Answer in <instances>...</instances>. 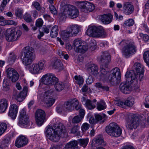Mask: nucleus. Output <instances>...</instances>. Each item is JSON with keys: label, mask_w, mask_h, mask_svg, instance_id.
<instances>
[{"label": "nucleus", "mask_w": 149, "mask_h": 149, "mask_svg": "<svg viewBox=\"0 0 149 149\" xmlns=\"http://www.w3.org/2000/svg\"><path fill=\"white\" fill-rule=\"evenodd\" d=\"M125 120L126 127L128 130L130 131L136 129L140 124L139 118L133 113L127 114Z\"/></svg>", "instance_id": "0eeeda50"}, {"label": "nucleus", "mask_w": 149, "mask_h": 149, "mask_svg": "<svg viewBox=\"0 0 149 149\" xmlns=\"http://www.w3.org/2000/svg\"><path fill=\"white\" fill-rule=\"evenodd\" d=\"M16 58L17 56L14 54L10 53L8 59V61L10 63H13L15 62Z\"/></svg>", "instance_id": "de8ad7c7"}, {"label": "nucleus", "mask_w": 149, "mask_h": 149, "mask_svg": "<svg viewBox=\"0 0 149 149\" xmlns=\"http://www.w3.org/2000/svg\"><path fill=\"white\" fill-rule=\"evenodd\" d=\"M78 141L80 146L85 148L87 146L89 141V139L88 138L78 139Z\"/></svg>", "instance_id": "58836bf2"}, {"label": "nucleus", "mask_w": 149, "mask_h": 149, "mask_svg": "<svg viewBox=\"0 0 149 149\" xmlns=\"http://www.w3.org/2000/svg\"><path fill=\"white\" fill-rule=\"evenodd\" d=\"M8 101L3 99L0 100V112L3 113L5 111L8 107Z\"/></svg>", "instance_id": "cd10ccee"}, {"label": "nucleus", "mask_w": 149, "mask_h": 149, "mask_svg": "<svg viewBox=\"0 0 149 149\" xmlns=\"http://www.w3.org/2000/svg\"><path fill=\"white\" fill-rule=\"evenodd\" d=\"M17 72L13 68H8L6 70V73L7 77L9 78H10L12 75L15 72Z\"/></svg>", "instance_id": "49530a36"}, {"label": "nucleus", "mask_w": 149, "mask_h": 149, "mask_svg": "<svg viewBox=\"0 0 149 149\" xmlns=\"http://www.w3.org/2000/svg\"><path fill=\"white\" fill-rule=\"evenodd\" d=\"M29 142V139L27 136L23 135H19L16 139L15 146L18 148L23 147L27 145Z\"/></svg>", "instance_id": "a211bd4d"}, {"label": "nucleus", "mask_w": 149, "mask_h": 149, "mask_svg": "<svg viewBox=\"0 0 149 149\" xmlns=\"http://www.w3.org/2000/svg\"><path fill=\"white\" fill-rule=\"evenodd\" d=\"M78 143L77 141H71L66 143L65 146V148L69 149L70 148H77V147Z\"/></svg>", "instance_id": "7c9ffc66"}, {"label": "nucleus", "mask_w": 149, "mask_h": 149, "mask_svg": "<svg viewBox=\"0 0 149 149\" xmlns=\"http://www.w3.org/2000/svg\"><path fill=\"white\" fill-rule=\"evenodd\" d=\"M32 6L33 7L37 10H40V6L39 3L36 1H34L32 3Z\"/></svg>", "instance_id": "6e6d98bb"}, {"label": "nucleus", "mask_w": 149, "mask_h": 149, "mask_svg": "<svg viewBox=\"0 0 149 149\" xmlns=\"http://www.w3.org/2000/svg\"><path fill=\"white\" fill-rule=\"evenodd\" d=\"M46 63L45 60H40L37 62L33 63L29 66V70L32 74H38L45 69Z\"/></svg>", "instance_id": "9b49d317"}, {"label": "nucleus", "mask_w": 149, "mask_h": 149, "mask_svg": "<svg viewBox=\"0 0 149 149\" xmlns=\"http://www.w3.org/2000/svg\"><path fill=\"white\" fill-rule=\"evenodd\" d=\"M96 101L95 99H93L92 102L89 99H87L85 102V106L89 109H93L95 107V104L94 103H95Z\"/></svg>", "instance_id": "c756f323"}, {"label": "nucleus", "mask_w": 149, "mask_h": 149, "mask_svg": "<svg viewBox=\"0 0 149 149\" xmlns=\"http://www.w3.org/2000/svg\"><path fill=\"white\" fill-rule=\"evenodd\" d=\"M18 108L17 105L13 104L10 105L8 115L13 119H15L16 117L18 112Z\"/></svg>", "instance_id": "4be33fe9"}, {"label": "nucleus", "mask_w": 149, "mask_h": 149, "mask_svg": "<svg viewBox=\"0 0 149 149\" xmlns=\"http://www.w3.org/2000/svg\"><path fill=\"white\" fill-rule=\"evenodd\" d=\"M29 123V117L26 114L25 109H23L19 112L18 125L22 127H26Z\"/></svg>", "instance_id": "2eb2a0df"}, {"label": "nucleus", "mask_w": 149, "mask_h": 149, "mask_svg": "<svg viewBox=\"0 0 149 149\" xmlns=\"http://www.w3.org/2000/svg\"><path fill=\"white\" fill-rule=\"evenodd\" d=\"M144 72L137 73L136 75L134 71L131 70L127 72L125 74L127 81L128 82H130L134 86V89H137L139 88V85L138 84V79L141 81L143 78Z\"/></svg>", "instance_id": "423d86ee"}, {"label": "nucleus", "mask_w": 149, "mask_h": 149, "mask_svg": "<svg viewBox=\"0 0 149 149\" xmlns=\"http://www.w3.org/2000/svg\"><path fill=\"white\" fill-rule=\"evenodd\" d=\"M134 66L137 73L144 72V70L143 65H141L139 63H136Z\"/></svg>", "instance_id": "c9c22d12"}, {"label": "nucleus", "mask_w": 149, "mask_h": 149, "mask_svg": "<svg viewBox=\"0 0 149 149\" xmlns=\"http://www.w3.org/2000/svg\"><path fill=\"white\" fill-rule=\"evenodd\" d=\"M43 23L42 20L41 18H39L36 20V25L37 27H40L42 26Z\"/></svg>", "instance_id": "680f3d73"}, {"label": "nucleus", "mask_w": 149, "mask_h": 149, "mask_svg": "<svg viewBox=\"0 0 149 149\" xmlns=\"http://www.w3.org/2000/svg\"><path fill=\"white\" fill-rule=\"evenodd\" d=\"M87 70L91 74L95 76H96L99 74L98 68L95 64L89 63L86 65Z\"/></svg>", "instance_id": "aec40b11"}, {"label": "nucleus", "mask_w": 149, "mask_h": 149, "mask_svg": "<svg viewBox=\"0 0 149 149\" xmlns=\"http://www.w3.org/2000/svg\"><path fill=\"white\" fill-rule=\"evenodd\" d=\"M72 46L76 52L80 53H84L88 49V45L78 38L74 40Z\"/></svg>", "instance_id": "ddd939ff"}, {"label": "nucleus", "mask_w": 149, "mask_h": 149, "mask_svg": "<svg viewBox=\"0 0 149 149\" xmlns=\"http://www.w3.org/2000/svg\"><path fill=\"white\" fill-rule=\"evenodd\" d=\"M46 133L47 137L55 142L58 141L60 137H66L68 135L65 126L61 123L55 125L54 128L50 126L47 127Z\"/></svg>", "instance_id": "f03ea898"}, {"label": "nucleus", "mask_w": 149, "mask_h": 149, "mask_svg": "<svg viewBox=\"0 0 149 149\" xmlns=\"http://www.w3.org/2000/svg\"><path fill=\"white\" fill-rule=\"evenodd\" d=\"M23 56L22 62L26 65L30 64L35 58V54L33 48L29 47H26L22 56Z\"/></svg>", "instance_id": "6e6552de"}, {"label": "nucleus", "mask_w": 149, "mask_h": 149, "mask_svg": "<svg viewBox=\"0 0 149 149\" xmlns=\"http://www.w3.org/2000/svg\"><path fill=\"white\" fill-rule=\"evenodd\" d=\"M95 86L99 89L102 90L103 91H108L109 90V88L108 86H104L100 82L96 83L95 85Z\"/></svg>", "instance_id": "4c0bfd02"}, {"label": "nucleus", "mask_w": 149, "mask_h": 149, "mask_svg": "<svg viewBox=\"0 0 149 149\" xmlns=\"http://www.w3.org/2000/svg\"><path fill=\"white\" fill-rule=\"evenodd\" d=\"M96 44L95 41L93 40V41L91 42L90 44L89 48L92 51L95 50L96 48Z\"/></svg>", "instance_id": "e2e57ef3"}, {"label": "nucleus", "mask_w": 149, "mask_h": 149, "mask_svg": "<svg viewBox=\"0 0 149 149\" xmlns=\"http://www.w3.org/2000/svg\"><path fill=\"white\" fill-rule=\"evenodd\" d=\"M134 103V99L132 97H128L125 101V105L129 107L132 106Z\"/></svg>", "instance_id": "72a5a7b5"}, {"label": "nucleus", "mask_w": 149, "mask_h": 149, "mask_svg": "<svg viewBox=\"0 0 149 149\" xmlns=\"http://www.w3.org/2000/svg\"><path fill=\"white\" fill-rule=\"evenodd\" d=\"M18 74L17 72H16L14 73L10 79H11V81L13 82H15L18 80Z\"/></svg>", "instance_id": "4d7b16f0"}, {"label": "nucleus", "mask_w": 149, "mask_h": 149, "mask_svg": "<svg viewBox=\"0 0 149 149\" xmlns=\"http://www.w3.org/2000/svg\"><path fill=\"white\" fill-rule=\"evenodd\" d=\"M54 92V89H51L43 92L41 94L39 93L38 97L42 102L44 103L46 107H50L53 105L55 101V99L52 97Z\"/></svg>", "instance_id": "39448f33"}, {"label": "nucleus", "mask_w": 149, "mask_h": 149, "mask_svg": "<svg viewBox=\"0 0 149 149\" xmlns=\"http://www.w3.org/2000/svg\"><path fill=\"white\" fill-rule=\"evenodd\" d=\"M101 60L103 64L100 68V80L109 82L111 84L119 82L121 79L120 72L119 69L115 68L110 72L109 71L108 65L111 61V56L108 52L103 53Z\"/></svg>", "instance_id": "f257e3e1"}, {"label": "nucleus", "mask_w": 149, "mask_h": 149, "mask_svg": "<svg viewBox=\"0 0 149 149\" xmlns=\"http://www.w3.org/2000/svg\"><path fill=\"white\" fill-rule=\"evenodd\" d=\"M65 111H71L74 109V107L77 110L81 108V104H79L78 100L75 98L71 99L65 102L63 104Z\"/></svg>", "instance_id": "4468645a"}, {"label": "nucleus", "mask_w": 149, "mask_h": 149, "mask_svg": "<svg viewBox=\"0 0 149 149\" xmlns=\"http://www.w3.org/2000/svg\"><path fill=\"white\" fill-rule=\"evenodd\" d=\"M120 89L123 93L127 94L131 92L132 88L129 85L127 84L121 83L120 85Z\"/></svg>", "instance_id": "a878e982"}, {"label": "nucleus", "mask_w": 149, "mask_h": 149, "mask_svg": "<svg viewBox=\"0 0 149 149\" xmlns=\"http://www.w3.org/2000/svg\"><path fill=\"white\" fill-rule=\"evenodd\" d=\"M97 109L99 111H101L105 109L106 108V103L104 100H101L97 103Z\"/></svg>", "instance_id": "2f4dec72"}, {"label": "nucleus", "mask_w": 149, "mask_h": 149, "mask_svg": "<svg viewBox=\"0 0 149 149\" xmlns=\"http://www.w3.org/2000/svg\"><path fill=\"white\" fill-rule=\"evenodd\" d=\"M3 90L6 91L9 90V81L6 79H4L3 82Z\"/></svg>", "instance_id": "a19ab883"}, {"label": "nucleus", "mask_w": 149, "mask_h": 149, "mask_svg": "<svg viewBox=\"0 0 149 149\" xmlns=\"http://www.w3.org/2000/svg\"><path fill=\"white\" fill-rule=\"evenodd\" d=\"M143 58L149 67V51H146L144 53Z\"/></svg>", "instance_id": "09e8293b"}, {"label": "nucleus", "mask_w": 149, "mask_h": 149, "mask_svg": "<svg viewBox=\"0 0 149 149\" xmlns=\"http://www.w3.org/2000/svg\"><path fill=\"white\" fill-rule=\"evenodd\" d=\"M56 111L58 113H60L63 111H65V110L64 109L63 104L58 105L56 107Z\"/></svg>", "instance_id": "13d9d810"}, {"label": "nucleus", "mask_w": 149, "mask_h": 149, "mask_svg": "<svg viewBox=\"0 0 149 149\" xmlns=\"http://www.w3.org/2000/svg\"><path fill=\"white\" fill-rule=\"evenodd\" d=\"M41 79L42 82L45 84L50 86L54 85L55 89L57 91H61L64 88V83L61 82H58V78L53 74L47 73L42 77Z\"/></svg>", "instance_id": "7ed1b4c3"}, {"label": "nucleus", "mask_w": 149, "mask_h": 149, "mask_svg": "<svg viewBox=\"0 0 149 149\" xmlns=\"http://www.w3.org/2000/svg\"><path fill=\"white\" fill-rule=\"evenodd\" d=\"M123 8L124 13L127 15L131 14L134 10L133 6L129 2L125 3Z\"/></svg>", "instance_id": "b1692460"}, {"label": "nucleus", "mask_w": 149, "mask_h": 149, "mask_svg": "<svg viewBox=\"0 0 149 149\" xmlns=\"http://www.w3.org/2000/svg\"><path fill=\"white\" fill-rule=\"evenodd\" d=\"M80 29V26L76 24H73L69 25L66 29L69 31L72 36H76L79 32Z\"/></svg>", "instance_id": "412c9836"}, {"label": "nucleus", "mask_w": 149, "mask_h": 149, "mask_svg": "<svg viewBox=\"0 0 149 149\" xmlns=\"http://www.w3.org/2000/svg\"><path fill=\"white\" fill-rule=\"evenodd\" d=\"M7 127V125L5 123L0 122V136L5 132Z\"/></svg>", "instance_id": "79ce46f5"}, {"label": "nucleus", "mask_w": 149, "mask_h": 149, "mask_svg": "<svg viewBox=\"0 0 149 149\" xmlns=\"http://www.w3.org/2000/svg\"><path fill=\"white\" fill-rule=\"evenodd\" d=\"M87 35L93 37L99 38L104 35V30L101 26L89 27L87 30Z\"/></svg>", "instance_id": "f8f14e48"}, {"label": "nucleus", "mask_w": 149, "mask_h": 149, "mask_svg": "<svg viewBox=\"0 0 149 149\" xmlns=\"http://www.w3.org/2000/svg\"><path fill=\"white\" fill-rule=\"evenodd\" d=\"M22 34L19 30H16L14 28L7 29L5 33L6 38L8 42L14 41L17 40Z\"/></svg>", "instance_id": "9d476101"}, {"label": "nucleus", "mask_w": 149, "mask_h": 149, "mask_svg": "<svg viewBox=\"0 0 149 149\" xmlns=\"http://www.w3.org/2000/svg\"><path fill=\"white\" fill-rule=\"evenodd\" d=\"M134 23V21L132 19H130L125 21L123 25L125 27L130 26L133 25Z\"/></svg>", "instance_id": "864d4df0"}, {"label": "nucleus", "mask_w": 149, "mask_h": 149, "mask_svg": "<svg viewBox=\"0 0 149 149\" xmlns=\"http://www.w3.org/2000/svg\"><path fill=\"white\" fill-rule=\"evenodd\" d=\"M89 127L90 125L89 124L87 123H85L82 125L81 128L82 132H84L88 130L89 129Z\"/></svg>", "instance_id": "603ef678"}, {"label": "nucleus", "mask_w": 149, "mask_h": 149, "mask_svg": "<svg viewBox=\"0 0 149 149\" xmlns=\"http://www.w3.org/2000/svg\"><path fill=\"white\" fill-rule=\"evenodd\" d=\"M65 12L71 19L77 17L79 14L78 8L75 6L70 4H67L64 6Z\"/></svg>", "instance_id": "dca6fc26"}, {"label": "nucleus", "mask_w": 149, "mask_h": 149, "mask_svg": "<svg viewBox=\"0 0 149 149\" xmlns=\"http://www.w3.org/2000/svg\"><path fill=\"white\" fill-rule=\"evenodd\" d=\"M119 45L123 46L122 52L123 55L126 57H130L135 54L137 51L136 47L133 42L123 40L119 43Z\"/></svg>", "instance_id": "20e7f679"}, {"label": "nucleus", "mask_w": 149, "mask_h": 149, "mask_svg": "<svg viewBox=\"0 0 149 149\" xmlns=\"http://www.w3.org/2000/svg\"><path fill=\"white\" fill-rule=\"evenodd\" d=\"M70 34L71 33L69 31L67 30H66L62 31L60 33L61 37L63 39L65 40L69 37Z\"/></svg>", "instance_id": "e433bc0d"}, {"label": "nucleus", "mask_w": 149, "mask_h": 149, "mask_svg": "<svg viewBox=\"0 0 149 149\" xmlns=\"http://www.w3.org/2000/svg\"><path fill=\"white\" fill-rule=\"evenodd\" d=\"M57 54L61 58H64L66 60L68 59L69 58L68 55L61 50L59 49L58 50Z\"/></svg>", "instance_id": "37998d69"}, {"label": "nucleus", "mask_w": 149, "mask_h": 149, "mask_svg": "<svg viewBox=\"0 0 149 149\" xmlns=\"http://www.w3.org/2000/svg\"><path fill=\"white\" fill-rule=\"evenodd\" d=\"M61 62L59 60L55 61L52 65V68L60 71L63 70V68Z\"/></svg>", "instance_id": "c85d7f7f"}, {"label": "nucleus", "mask_w": 149, "mask_h": 149, "mask_svg": "<svg viewBox=\"0 0 149 149\" xmlns=\"http://www.w3.org/2000/svg\"><path fill=\"white\" fill-rule=\"evenodd\" d=\"M58 29L57 26L55 25L53 26L50 31L51 36L53 38L56 37L58 35Z\"/></svg>", "instance_id": "f704fd0d"}, {"label": "nucleus", "mask_w": 149, "mask_h": 149, "mask_svg": "<svg viewBox=\"0 0 149 149\" xmlns=\"http://www.w3.org/2000/svg\"><path fill=\"white\" fill-rule=\"evenodd\" d=\"M113 17V15L111 13H108L101 15L100 19L104 24H107L111 22Z\"/></svg>", "instance_id": "5701e85b"}, {"label": "nucleus", "mask_w": 149, "mask_h": 149, "mask_svg": "<svg viewBox=\"0 0 149 149\" xmlns=\"http://www.w3.org/2000/svg\"><path fill=\"white\" fill-rule=\"evenodd\" d=\"M87 117L89 119V122L91 124H93L95 123H96L95 119L93 116L91 114H88Z\"/></svg>", "instance_id": "0e129e2a"}, {"label": "nucleus", "mask_w": 149, "mask_h": 149, "mask_svg": "<svg viewBox=\"0 0 149 149\" xmlns=\"http://www.w3.org/2000/svg\"><path fill=\"white\" fill-rule=\"evenodd\" d=\"M139 35L141 37H143V40L147 42L149 40V36L146 34H143L142 33L139 34Z\"/></svg>", "instance_id": "774afa93"}, {"label": "nucleus", "mask_w": 149, "mask_h": 149, "mask_svg": "<svg viewBox=\"0 0 149 149\" xmlns=\"http://www.w3.org/2000/svg\"><path fill=\"white\" fill-rule=\"evenodd\" d=\"M115 104L117 106H119L121 107H124L125 105V102H123L122 101L120 100H116L114 102Z\"/></svg>", "instance_id": "bf43d9fd"}, {"label": "nucleus", "mask_w": 149, "mask_h": 149, "mask_svg": "<svg viewBox=\"0 0 149 149\" xmlns=\"http://www.w3.org/2000/svg\"><path fill=\"white\" fill-rule=\"evenodd\" d=\"M91 145L93 147L104 145L103 140L102 139L101 136L99 135L95 137L93 140Z\"/></svg>", "instance_id": "393cba45"}, {"label": "nucleus", "mask_w": 149, "mask_h": 149, "mask_svg": "<svg viewBox=\"0 0 149 149\" xmlns=\"http://www.w3.org/2000/svg\"><path fill=\"white\" fill-rule=\"evenodd\" d=\"M24 19L27 22H31L32 21L31 15L28 13H26L24 16Z\"/></svg>", "instance_id": "5fc2aeb1"}, {"label": "nucleus", "mask_w": 149, "mask_h": 149, "mask_svg": "<svg viewBox=\"0 0 149 149\" xmlns=\"http://www.w3.org/2000/svg\"><path fill=\"white\" fill-rule=\"evenodd\" d=\"M49 10L54 15H55L57 13V11L55 7L52 5H50Z\"/></svg>", "instance_id": "052dcab7"}, {"label": "nucleus", "mask_w": 149, "mask_h": 149, "mask_svg": "<svg viewBox=\"0 0 149 149\" xmlns=\"http://www.w3.org/2000/svg\"><path fill=\"white\" fill-rule=\"evenodd\" d=\"M23 13V10L22 9L17 8L15 10V15L16 17L21 18L22 16Z\"/></svg>", "instance_id": "a18cd8bd"}, {"label": "nucleus", "mask_w": 149, "mask_h": 149, "mask_svg": "<svg viewBox=\"0 0 149 149\" xmlns=\"http://www.w3.org/2000/svg\"><path fill=\"white\" fill-rule=\"evenodd\" d=\"M45 113L41 109H38L35 113V118L37 124L38 126H41L45 122Z\"/></svg>", "instance_id": "f3484780"}, {"label": "nucleus", "mask_w": 149, "mask_h": 149, "mask_svg": "<svg viewBox=\"0 0 149 149\" xmlns=\"http://www.w3.org/2000/svg\"><path fill=\"white\" fill-rule=\"evenodd\" d=\"M95 8V6L94 4L90 2L86 1L84 7L82 12L88 13L92 11Z\"/></svg>", "instance_id": "bb28decb"}, {"label": "nucleus", "mask_w": 149, "mask_h": 149, "mask_svg": "<svg viewBox=\"0 0 149 149\" xmlns=\"http://www.w3.org/2000/svg\"><path fill=\"white\" fill-rule=\"evenodd\" d=\"M4 30L3 28L0 27V44L1 43L3 40V34Z\"/></svg>", "instance_id": "69168bd1"}, {"label": "nucleus", "mask_w": 149, "mask_h": 149, "mask_svg": "<svg viewBox=\"0 0 149 149\" xmlns=\"http://www.w3.org/2000/svg\"><path fill=\"white\" fill-rule=\"evenodd\" d=\"M106 131L109 135L112 137H118L122 134V130L119 126L114 123H111L107 126Z\"/></svg>", "instance_id": "1a4fd4ad"}, {"label": "nucleus", "mask_w": 149, "mask_h": 149, "mask_svg": "<svg viewBox=\"0 0 149 149\" xmlns=\"http://www.w3.org/2000/svg\"><path fill=\"white\" fill-rule=\"evenodd\" d=\"M79 114L78 115L83 119L84 118L85 114V110L83 109H81V108L79 109ZM78 110H79V109Z\"/></svg>", "instance_id": "338daca9"}, {"label": "nucleus", "mask_w": 149, "mask_h": 149, "mask_svg": "<svg viewBox=\"0 0 149 149\" xmlns=\"http://www.w3.org/2000/svg\"><path fill=\"white\" fill-rule=\"evenodd\" d=\"M28 88L25 86L24 87L23 91L18 93V92L16 91H14L13 92V95L15 96V98L19 102L22 101L26 97L27 93Z\"/></svg>", "instance_id": "6ab92c4d"}, {"label": "nucleus", "mask_w": 149, "mask_h": 149, "mask_svg": "<svg viewBox=\"0 0 149 149\" xmlns=\"http://www.w3.org/2000/svg\"><path fill=\"white\" fill-rule=\"evenodd\" d=\"M80 127L77 125H74L70 130V133L77 136L80 135V132L79 131Z\"/></svg>", "instance_id": "473e14b6"}, {"label": "nucleus", "mask_w": 149, "mask_h": 149, "mask_svg": "<svg viewBox=\"0 0 149 149\" xmlns=\"http://www.w3.org/2000/svg\"><path fill=\"white\" fill-rule=\"evenodd\" d=\"M82 119L79 116L77 115L74 116L72 119V122L73 123H78L82 120Z\"/></svg>", "instance_id": "3c124183"}, {"label": "nucleus", "mask_w": 149, "mask_h": 149, "mask_svg": "<svg viewBox=\"0 0 149 149\" xmlns=\"http://www.w3.org/2000/svg\"><path fill=\"white\" fill-rule=\"evenodd\" d=\"M63 11L59 15V18L60 20H64L67 17L68 14L65 11L64 6L63 7Z\"/></svg>", "instance_id": "c03bdc74"}, {"label": "nucleus", "mask_w": 149, "mask_h": 149, "mask_svg": "<svg viewBox=\"0 0 149 149\" xmlns=\"http://www.w3.org/2000/svg\"><path fill=\"white\" fill-rule=\"evenodd\" d=\"M76 81V82L79 85L83 84L84 80L83 77L79 75V76H75L74 77Z\"/></svg>", "instance_id": "8fccbe9b"}, {"label": "nucleus", "mask_w": 149, "mask_h": 149, "mask_svg": "<svg viewBox=\"0 0 149 149\" xmlns=\"http://www.w3.org/2000/svg\"><path fill=\"white\" fill-rule=\"evenodd\" d=\"M86 1H77L75 2L76 5L79 8H80L81 11L82 12L84 10V7Z\"/></svg>", "instance_id": "ea45409f"}]
</instances>
